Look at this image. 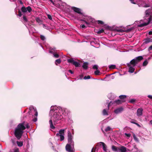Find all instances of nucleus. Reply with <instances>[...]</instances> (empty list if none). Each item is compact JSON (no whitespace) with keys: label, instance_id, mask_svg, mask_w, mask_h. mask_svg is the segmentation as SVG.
<instances>
[{"label":"nucleus","instance_id":"ddd939ff","mask_svg":"<svg viewBox=\"0 0 152 152\" xmlns=\"http://www.w3.org/2000/svg\"><path fill=\"white\" fill-rule=\"evenodd\" d=\"M99 144H101L103 147V149L104 151H107V146L106 144L103 142H100Z\"/></svg>","mask_w":152,"mask_h":152},{"label":"nucleus","instance_id":"f257e3e1","mask_svg":"<svg viewBox=\"0 0 152 152\" xmlns=\"http://www.w3.org/2000/svg\"><path fill=\"white\" fill-rule=\"evenodd\" d=\"M24 124L25 122L19 124L15 129L14 134L18 140L21 138L24 132L23 130L26 129Z\"/></svg>","mask_w":152,"mask_h":152},{"label":"nucleus","instance_id":"473e14b6","mask_svg":"<svg viewBox=\"0 0 152 152\" xmlns=\"http://www.w3.org/2000/svg\"><path fill=\"white\" fill-rule=\"evenodd\" d=\"M133 29V28H131L125 31V32L126 33L129 32Z\"/></svg>","mask_w":152,"mask_h":152},{"label":"nucleus","instance_id":"6e6552de","mask_svg":"<svg viewBox=\"0 0 152 152\" xmlns=\"http://www.w3.org/2000/svg\"><path fill=\"white\" fill-rule=\"evenodd\" d=\"M145 13L146 16H152V7L151 9H149L146 10Z\"/></svg>","mask_w":152,"mask_h":152},{"label":"nucleus","instance_id":"4be33fe9","mask_svg":"<svg viewBox=\"0 0 152 152\" xmlns=\"http://www.w3.org/2000/svg\"><path fill=\"white\" fill-rule=\"evenodd\" d=\"M16 143H17V144L20 147H21L22 146V145H23V142H21V141L19 142V141H17Z\"/></svg>","mask_w":152,"mask_h":152},{"label":"nucleus","instance_id":"c756f323","mask_svg":"<svg viewBox=\"0 0 152 152\" xmlns=\"http://www.w3.org/2000/svg\"><path fill=\"white\" fill-rule=\"evenodd\" d=\"M104 31L103 29H101L99 30L97 32V33L98 34H100L104 32Z\"/></svg>","mask_w":152,"mask_h":152},{"label":"nucleus","instance_id":"4468645a","mask_svg":"<svg viewBox=\"0 0 152 152\" xmlns=\"http://www.w3.org/2000/svg\"><path fill=\"white\" fill-rule=\"evenodd\" d=\"M88 63L87 62H85L83 64L82 66L83 68L85 69H87L88 68Z\"/></svg>","mask_w":152,"mask_h":152},{"label":"nucleus","instance_id":"774afa93","mask_svg":"<svg viewBox=\"0 0 152 152\" xmlns=\"http://www.w3.org/2000/svg\"><path fill=\"white\" fill-rule=\"evenodd\" d=\"M148 34L149 35H152V31H150L148 33Z\"/></svg>","mask_w":152,"mask_h":152},{"label":"nucleus","instance_id":"20e7f679","mask_svg":"<svg viewBox=\"0 0 152 152\" xmlns=\"http://www.w3.org/2000/svg\"><path fill=\"white\" fill-rule=\"evenodd\" d=\"M64 129H61L59 131L58 133H57L56 134V136L60 137V141H62L64 139Z\"/></svg>","mask_w":152,"mask_h":152},{"label":"nucleus","instance_id":"de8ad7c7","mask_svg":"<svg viewBox=\"0 0 152 152\" xmlns=\"http://www.w3.org/2000/svg\"><path fill=\"white\" fill-rule=\"evenodd\" d=\"M48 17V18L50 20H52V16L48 14L47 15Z\"/></svg>","mask_w":152,"mask_h":152},{"label":"nucleus","instance_id":"bf43d9fd","mask_svg":"<svg viewBox=\"0 0 152 152\" xmlns=\"http://www.w3.org/2000/svg\"><path fill=\"white\" fill-rule=\"evenodd\" d=\"M152 50V45L151 46L148 48V51H150Z\"/></svg>","mask_w":152,"mask_h":152},{"label":"nucleus","instance_id":"9d476101","mask_svg":"<svg viewBox=\"0 0 152 152\" xmlns=\"http://www.w3.org/2000/svg\"><path fill=\"white\" fill-rule=\"evenodd\" d=\"M123 110V108L122 107L118 108L115 110L114 112L115 113L118 114L121 113Z\"/></svg>","mask_w":152,"mask_h":152},{"label":"nucleus","instance_id":"f8f14e48","mask_svg":"<svg viewBox=\"0 0 152 152\" xmlns=\"http://www.w3.org/2000/svg\"><path fill=\"white\" fill-rule=\"evenodd\" d=\"M125 100H120L118 99L117 100H115L114 102V103H116L117 104H122V103L125 102Z\"/></svg>","mask_w":152,"mask_h":152},{"label":"nucleus","instance_id":"1a4fd4ad","mask_svg":"<svg viewBox=\"0 0 152 152\" xmlns=\"http://www.w3.org/2000/svg\"><path fill=\"white\" fill-rule=\"evenodd\" d=\"M143 111V110L142 108H140L137 109V115L138 116L140 117V116L142 115V111Z\"/></svg>","mask_w":152,"mask_h":152},{"label":"nucleus","instance_id":"7c9ffc66","mask_svg":"<svg viewBox=\"0 0 152 152\" xmlns=\"http://www.w3.org/2000/svg\"><path fill=\"white\" fill-rule=\"evenodd\" d=\"M136 101V100L134 99H131L129 101V102L131 103L134 104Z\"/></svg>","mask_w":152,"mask_h":152},{"label":"nucleus","instance_id":"0eeeda50","mask_svg":"<svg viewBox=\"0 0 152 152\" xmlns=\"http://www.w3.org/2000/svg\"><path fill=\"white\" fill-rule=\"evenodd\" d=\"M74 145H72L70 143L67 144L66 146V151L69 152H73L72 149H71V146H73Z\"/></svg>","mask_w":152,"mask_h":152},{"label":"nucleus","instance_id":"f704fd0d","mask_svg":"<svg viewBox=\"0 0 152 152\" xmlns=\"http://www.w3.org/2000/svg\"><path fill=\"white\" fill-rule=\"evenodd\" d=\"M100 73V72L99 70L97 69L94 72V74L96 75H99Z\"/></svg>","mask_w":152,"mask_h":152},{"label":"nucleus","instance_id":"a211bd4d","mask_svg":"<svg viewBox=\"0 0 152 152\" xmlns=\"http://www.w3.org/2000/svg\"><path fill=\"white\" fill-rule=\"evenodd\" d=\"M119 148L115 146V145H113L112 147V150L114 151H118Z\"/></svg>","mask_w":152,"mask_h":152},{"label":"nucleus","instance_id":"7ed1b4c3","mask_svg":"<svg viewBox=\"0 0 152 152\" xmlns=\"http://www.w3.org/2000/svg\"><path fill=\"white\" fill-rule=\"evenodd\" d=\"M58 111L57 108L56 107H51L50 112L52 113H53V117L54 123H57L63 117L59 113H58Z\"/></svg>","mask_w":152,"mask_h":152},{"label":"nucleus","instance_id":"a19ab883","mask_svg":"<svg viewBox=\"0 0 152 152\" xmlns=\"http://www.w3.org/2000/svg\"><path fill=\"white\" fill-rule=\"evenodd\" d=\"M52 3V4L54 5L56 7H57V6L58 5V4H56L55 3V1H53L52 0H49Z\"/></svg>","mask_w":152,"mask_h":152},{"label":"nucleus","instance_id":"f3484780","mask_svg":"<svg viewBox=\"0 0 152 152\" xmlns=\"http://www.w3.org/2000/svg\"><path fill=\"white\" fill-rule=\"evenodd\" d=\"M61 110L62 111V115L64 116H66L67 114L66 113V111L67 110V109L66 108H63L61 109Z\"/></svg>","mask_w":152,"mask_h":152},{"label":"nucleus","instance_id":"c03bdc74","mask_svg":"<svg viewBox=\"0 0 152 152\" xmlns=\"http://www.w3.org/2000/svg\"><path fill=\"white\" fill-rule=\"evenodd\" d=\"M143 7H150V5L149 4H145L143 6Z\"/></svg>","mask_w":152,"mask_h":152},{"label":"nucleus","instance_id":"bb28decb","mask_svg":"<svg viewBox=\"0 0 152 152\" xmlns=\"http://www.w3.org/2000/svg\"><path fill=\"white\" fill-rule=\"evenodd\" d=\"M75 61L72 58L69 59L67 60V61L68 63H71L73 64V62Z\"/></svg>","mask_w":152,"mask_h":152},{"label":"nucleus","instance_id":"4c0bfd02","mask_svg":"<svg viewBox=\"0 0 152 152\" xmlns=\"http://www.w3.org/2000/svg\"><path fill=\"white\" fill-rule=\"evenodd\" d=\"M24 126L26 127V128H27V129H28L30 127V126L28 125V123H26L25 122Z\"/></svg>","mask_w":152,"mask_h":152},{"label":"nucleus","instance_id":"423d86ee","mask_svg":"<svg viewBox=\"0 0 152 152\" xmlns=\"http://www.w3.org/2000/svg\"><path fill=\"white\" fill-rule=\"evenodd\" d=\"M71 9L75 12L80 15H83V13L81 12V10L79 8L75 7H71Z\"/></svg>","mask_w":152,"mask_h":152},{"label":"nucleus","instance_id":"13d9d810","mask_svg":"<svg viewBox=\"0 0 152 152\" xmlns=\"http://www.w3.org/2000/svg\"><path fill=\"white\" fill-rule=\"evenodd\" d=\"M134 124H136L138 127H141V126H140V124H138L136 122L135 123H134Z\"/></svg>","mask_w":152,"mask_h":152},{"label":"nucleus","instance_id":"680f3d73","mask_svg":"<svg viewBox=\"0 0 152 152\" xmlns=\"http://www.w3.org/2000/svg\"><path fill=\"white\" fill-rule=\"evenodd\" d=\"M68 72L72 74H73V72L71 70L69 69L68 70Z\"/></svg>","mask_w":152,"mask_h":152},{"label":"nucleus","instance_id":"cd10ccee","mask_svg":"<svg viewBox=\"0 0 152 152\" xmlns=\"http://www.w3.org/2000/svg\"><path fill=\"white\" fill-rule=\"evenodd\" d=\"M148 62L147 60H145L143 63L142 65L143 66H146L148 64Z\"/></svg>","mask_w":152,"mask_h":152},{"label":"nucleus","instance_id":"f03ea898","mask_svg":"<svg viewBox=\"0 0 152 152\" xmlns=\"http://www.w3.org/2000/svg\"><path fill=\"white\" fill-rule=\"evenodd\" d=\"M143 59L142 56H140L135 58L131 60L130 63L127 64V66L129 67V72L131 73H133L135 69L131 66V65L133 67L135 66L138 63L140 62Z\"/></svg>","mask_w":152,"mask_h":152},{"label":"nucleus","instance_id":"603ef678","mask_svg":"<svg viewBox=\"0 0 152 152\" xmlns=\"http://www.w3.org/2000/svg\"><path fill=\"white\" fill-rule=\"evenodd\" d=\"M125 135L127 137H130L131 134L129 133V134H127L126 133H125Z\"/></svg>","mask_w":152,"mask_h":152},{"label":"nucleus","instance_id":"aec40b11","mask_svg":"<svg viewBox=\"0 0 152 152\" xmlns=\"http://www.w3.org/2000/svg\"><path fill=\"white\" fill-rule=\"evenodd\" d=\"M61 62L60 59H58L55 61V64L56 65H58V64L61 63Z\"/></svg>","mask_w":152,"mask_h":152},{"label":"nucleus","instance_id":"69168bd1","mask_svg":"<svg viewBox=\"0 0 152 152\" xmlns=\"http://www.w3.org/2000/svg\"><path fill=\"white\" fill-rule=\"evenodd\" d=\"M35 116H36V117H37L38 115V112H37V111L36 110V111H35Z\"/></svg>","mask_w":152,"mask_h":152},{"label":"nucleus","instance_id":"2eb2a0df","mask_svg":"<svg viewBox=\"0 0 152 152\" xmlns=\"http://www.w3.org/2000/svg\"><path fill=\"white\" fill-rule=\"evenodd\" d=\"M149 24V22H148V21L147 23H144L142 24H141L140 25H138V27H142L144 26H146L148 25V24Z\"/></svg>","mask_w":152,"mask_h":152},{"label":"nucleus","instance_id":"8fccbe9b","mask_svg":"<svg viewBox=\"0 0 152 152\" xmlns=\"http://www.w3.org/2000/svg\"><path fill=\"white\" fill-rule=\"evenodd\" d=\"M111 104H113L112 103V102H110L109 103H108V105H107V110H109V107L110 106V105Z\"/></svg>","mask_w":152,"mask_h":152},{"label":"nucleus","instance_id":"338daca9","mask_svg":"<svg viewBox=\"0 0 152 152\" xmlns=\"http://www.w3.org/2000/svg\"><path fill=\"white\" fill-rule=\"evenodd\" d=\"M81 27L82 28H85L86 27L84 25H83L81 26Z\"/></svg>","mask_w":152,"mask_h":152},{"label":"nucleus","instance_id":"0e129e2a","mask_svg":"<svg viewBox=\"0 0 152 152\" xmlns=\"http://www.w3.org/2000/svg\"><path fill=\"white\" fill-rule=\"evenodd\" d=\"M148 97L150 99H152V95H149L148 96Z\"/></svg>","mask_w":152,"mask_h":152},{"label":"nucleus","instance_id":"a18cd8bd","mask_svg":"<svg viewBox=\"0 0 152 152\" xmlns=\"http://www.w3.org/2000/svg\"><path fill=\"white\" fill-rule=\"evenodd\" d=\"M36 20L37 22L38 23H41V20L39 18H37Z\"/></svg>","mask_w":152,"mask_h":152},{"label":"nucleus","instance_id":"a878e982","mask_svg":"<svg viewBox=\"0 0 152 152\" xmlns=\"http://www.w3.org/2000/svg\"><path fill=\"white\" fill-rule=\"evenodd\" d=\"M103 114L104 115H108V113L106 109H104L102 111Z\"/></svg>","mask_w":152,"mask_h":152},{"label":"nucleus","instance_id":"79ce46f5","mask_svg":"<svg viewBox=\"0 0 152 152\" xmlns=\"http://www.w3.org/2000/svg\"><path fill=\"white\" fill-rule=\"evenodd\" d=\"M17 15H18L19 17H21L22 15L21 12L19 9H18V14H16Z\"/></svg>","mask_w":152,"mask_h":152},{"label":"nucleus","instance_id":"39448f33","mask_svg":"<svg viewBox=\"0 0 152 152\" xmlns=\"http://www.w3.org/2000/svg\"><path fill=\"white\" fill-rule=\"evenodd\" d=\"M68 143H70L72 145H74V142L72 140V136L70 132H68Z\"/></svg>","mask_w":152,"mask_h":152},{"label":"nucleus","instance_id":"6ab92c4d","mask_svg":"<svg viewBox=\"0 0 152 152\" xmlns=\"http://www.w3.org/2000/svg\"><path fill=\"white\" fill-rule=\"evenodd\" d=\"M151 42H152V39L151 38H148L145 40L144 43L147 44Z\"/></svg>","mask_w":152,"mask_h":152},{"label":"nucleus","instance_id":"393cba45","mask_svg":"<svg viewBox=\"0 0 152 152\" xmlns=\"http://www.w3.org/2000/svg\"><path fill=\"white\" fill-rule=\"evenodd\" d=\"M73 64L76 67H79V65H80V64L79 63L75 61L73 62Z\"/></svg>","mask_w":152,"mask_h":152},{"label":"nucleus","instance_id":"09e8293b","mask_svg":"<svg viewBox=\"0 0 152 152\" xmlns=\"http://www.w3.org/2000/svg\"><path fill=\"white\" fill-rule=\"evenodd\" d=\"M93 69H96L97 70L98 69V66L97 65H94L93 67Z\"/></svg>","mask_w":152,"mask_h":152},{"label":"nucleus","instance_id":"4d7b16f0","mask_svg":"<svg viewBox=\"0 0 152 152\" xmlns=\"http://www.w3.org/2000/svg\"><path fill=\"white\" fill-rule=\"evenodd\" d=\"M83 77V75H79L80 78V80L82 79Z\"/></svg>","mask_w":152,"mask_h":152},{"label":"nucleus","instance_id":"49530a36","mask_svg":"<svg viewBox=\"0 0 152 152\" xmlns=\"http://www.w3.org/2000/svg\"><path fill=\"white\" fill-rule=\"evenodd\" d=\"M23 18L25 21L26 22H28V20L25 16H23Z\"/></svg>","mask_w":152,"mask_h":152},{"label":"nucleus","instance_id":"b1692460","mask_svg":"<svg viewBox=\"0 0 152 152\" xmlns=\"http://www.w3.org/2000/svg\"><path fill=\"white\" fill-rule=\"evenodd\" d=\"M21 10L23 12L25 13L26 12V7L24 6L21 7Z\"/></svg>","mask_w":152,"mask_h":152},{"label":"nucleus","instance_id":"3c124183","mask_svg":"<svg viewBox=\"0 0 152 152\" xmlns=\"http://www.w3.org/2000/svg\"><path fill=\"white\" fill-rule=\"evenodd\" d=\"M117 31L118 32H125V31L124 30L121 29L117 30Z\"/></svg>","mask_w":152,"mask_h":152},{"label":"nucleus","instance_id":"e2e57ef3","mask_svg":"<svg viewBox=\"0 0 152 152\" xmlns=\"http://www.w3.org/2000/svg\"><path fill=\"white\" fill-rule=\"evenodd\" d=\"M49 52H50V53L52 54L53 55V53H55L54 52H53V51H52V50L51 49L49 50Z\"/></svg>","mask_w":152,"mask_h":152},{"label":"nucleus","instance_id":"052dcab7","mask_svg":"<svg viewBox=\"0 0 152 152\" xmlns=\"http://www.w3.org/2000/svg\"><path fill=\"white\" fill-rule=\"evenodd\" d=\"M37 117L33 119V121L34 122H36L37 121Z\"/></svg>","mask_w":152,"mask_h":152},{"label":"nucleus","instance_id":"e433bc0d","mask_svg":"<svg viewBox=\"0 0 152 152\" xmlns=\"http://www.w3.org/2000/svg\"><path fill=\"white\" fill-rule=\"evenodd\" d=\"M133 137L134 140L136 142H138V139L136 137L134 134L133 135Z\"/></svg>","mask_w":152,"mask_h":152},{"label":"nucleus","instance_id":"c9c22d12","mask_svg":"<svg viewBox=\"0 0 152 152\" xmlns=\"http://www.w3.org/2000/svg\"><path fill=\"white\" fill-rule=\"evenodd\" d=\"M148 22H149V23H152V16H150L149 18H148Z\"/></svg>","mask_w":152,"mask_h":152},{"label":"nucleus","instance_id":"412c9836","mask_svg":"<svg viewBox=\"0 0 152 152\" xmlns=\"http://www.w3.org/2000/svg\"><path fill=\"white\" fill-rule=\"evenodd\" d=\"M126 97V96L125 95H121L119 96V98L121 100H124V99Z\"/></svg>","mask_w":152,"mask_h":152},{"label":"nucleus","instance_id":"72a5a7b5","mask_svg":"<svg viewBox=\"0 0 152 152\" xmlns=\"http://www.w3.org/2000/svg\"><path fill=\"white\" fill-rule=\"evenodd\" d=\"M96 22L98 24L103 25L104 24V23L103 22L100 20H98Z\"/></svg>","mask_w":152,"mask_h":152},{"label":"nucleus","instance_id":"58836bf2","mask_svg":"<svg viewBox=\"0 0 152 152\" xmlns=\"http://www.w3.org/2000/svg\"><path fill=\"white\" fill-rule=\"evenodd\" d=\"M115 66H116L115 65H111V66H109V68L110 69H114L115 68Z\"/></svg>","mask_w":152,"mask_h":152},{"label":"nucleus","instance_id":"37998d69","mask_svg":"<svg viewBox=\"0 0 152 152\" xmlns=\"http://www.w3.org/2000/svg\"><path fill=\"white\" fill-rule=\"evenodd\" d=\"M91 78V76L90 75H88L87 76H85L84 77L83 79L86 80L87 79H89Z\"/></svg>","mask_w":152,"mask_h":152},{"label":"nucleus","instance_id":"ea45409f","mask_svg":"<svg viewBox=\"0 0 152 152\" xmlns=\"http://www.w3.org/2000/svg\"><path fill=\"white\" fill-rule=\"evenodd\" d=\"M40 38L43 41L45 39V37L44 36L42 35L40 36Z\"/></svg>","mask_w":152,"mask_h":152},{"label":"nucleus","instance_id":"864d4df0","mask_svg":"<svg viewBox=\"0 0 152 152\" xmlns=\"http://www.w3.org/2000/svg\"><path fill=\"white\" fill-rule=\"evenodd\" d=\"M96 148H93L92 149L91 152H95Z\"/></svg>","mask_w":152,"mask_h":152},{"label":"nucleus","instance_id":"9b49d317","mask_svg":"<svg viewBox=\"0 0 152 152\" xmlns=\"http://www.w3.org/2000/svg\"><path fill=\"white\" fill-rule=\"evenodd\" d=\"M118 151H120L121 152H126V148L124 146H121L120 148L118 149Z\"/></svg>","mask_w":152,"mask_h":152},{"label":"nucleus","instance_id":"c85d7f7f","mask_svg":"<svg viewBox=\"0 0 152 152\" xmlns=\"http://www.w3.org/2000/svg\"><path fill=\"white\" fill-rule=\"evenodd\" d=\"M111 128L110 126H107L105 129V131L107 132L111 130Z\"/></svg>","mask_w":152,"mask_h":152},{"label":"nucleus","instance_id":"2f4dec72","mask_svg":"<svg viewBox=\"0 0 152 152\" xmlns=\"http://www.w3.org/2000/svg\"><path fill=\"white\" fill-rule=\"evenodd\" d=\"M53 55L54 56V57L56 58H58L59 57V55L55 53H53Z\"/></svg>","mask_w":152,"mask_h":152},{"label":"nucleus","instance_id":"5fc2aeb1","mask_svg":"<svg viewBox=\"0 0 152 152\" xmlns=\"http://www.w3.org/2000/svg\"><path fill=\"white\" fill-rule=\"evenodd\" d=\"M14 152H19V149L18 148L15 149L14 150Z\"/></svg>","mask_w":152,"mask_h":152},{"label":"nucleus","instance_id":"dca6fc26","mask_svg":"<svg viewBox=\"0 0 152 152\" xmlns=\"http://www.w3.org/2000/svg\"><path fill=\"white\" fill-rule=\"evenodd\" d=\"M52 119L50 120L49 121V124H50V127L52 129H54L55 127L53 126L52 120Z\"/></svg>","mask_w":152,"mask_h":152},{"label":"nucleus","instance_id":"6e6d98bb","mask_svg":"<svg viewBox=\"0 0 152 152\" xmlns=\"http://www.w3.org/2000/svg\"><path fill=\"white\" fill-rule=\"evenodd\" d=\"M131 3L134 4H136V3L134 1V0H130Z\"/></svg>","mask_w":152,"mask_h":152},{"label":"nucleus","instance_id":"5701e85b","mask_svg":"<svg viewBox=\"0 0 152 152\" xmlns=\"http://www.w3.org/2000/svg\"><path fill=\"white\" fill-rule=\"evenodd\" d=\"M26 12L27 11L29 12H30L32 11V9L31 7L30 6H28L27 7H26Z\"/></svg>","mask_w":152,"mask_h":152}]
</instances>
